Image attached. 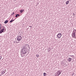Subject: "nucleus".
Wrapping results in <instances>:
<instances>
[{"mask_svg":"<svg viewBox=\"0 0 76 76\" xmlns=\"http://www.w3.org/2000/svg\"><path fill=\"white\" fill-rule=\"evenodd\" d=\"M25 10L23 9L21 10L20 11V13H22L23 12H24Z\"/></svg>","mask_w":76,"mask_h":76,"instance_id":"obj_9","label":"nucleus"},{"mask_svg":"<svg viewBox=\"0 0 76 76\" xmlns=\"http://www.w3.org/2000/svg\"><path fill=\"white\" fill-rule=\"evenodd\" d=\"M26 47H25V46H24V47L23 48L22 50H26V48H25Z\"/></svg>","mask_w":76,"mask_h":76,"instance_id":"obj_12","label":"nucleus"},{"mask_svg":"<svg viewBox=\"0 0 76 76\" xmlns=\"http://www.w3.org/2000/svg\"><path fill=\"white\" fill-rule=\"evenodd\" d=\"M29 27H31V28H32V26H29Z\"/></svg>","mask_w":76,"mask_h":76,"instance_id":"obj_27","label":"nucleus"},{"mask_svg":"<svg viewBox=\"0 0 76 76\" xmlns=\"http://www.w3.org/2000/svg\"><path fill=\"white\" fill-rule=\"evenodd\" d=\"M22 37H21V35H20V36H18L17 40V41H20L22 39Z\"/></svg>","mask_w":76,"mask_h":76,"instance_id":"obj_2","label":"nucleus"},{"mask_svg":"<svg viewBox=\"0 0 76 76\" xmlns=\"http://www.w3.org/2000/svg\"><path fill=\"white\" fill-rule=\"evenodd\" d=\"M15 19H14V20H12V21H13H13H15Z\"/></svg>","mask_w":76,"mask_h":76,"instance_id":"obj_24","label":"nucleus"},{"mask_svg":"<svg viewBox=\"0 0 76 76\" xmlns=\"http://www.w3.org/2000/svg\"><path fill=\"white\" fill-rule=\"evenodd\" d=\"M72 36L73 38H76V33H72Z\"/></svg>","mask_w":76,"mask_h":76,"instance_id":"obj_4","label":"nucleus"},{"mask_svg":"<svg viewBox=\"0 0 76 76\" xmlns=\"http://www.w3.org/2000/svg\"><path fill=\"white\" fill-rule=\"evenodd\" d=\"M74 15H75V14H74Z\"/></svg>","mask_w":76,"mask_h":76,"instance_id":"obj_35","label":"nucleus"},{"mask_svg":"<svg viewBox=\"0 0 76 76\" xmlns=\"http://www.w3.org/2000/svg\"><path fill=\"white\" fill-rule=\"evenodd\" d=\"M27 52L26 51V50H22L21 53L22 54H21V57H23L24 56L22 55H24L25 54H26Z\"/></svg>","mask_w":76,"mask_h":76,"instance_id":"obj_1","label":"nucleus"},{"mask_svg":"<svg viewBox=\"0 0 76 76\" xmlns=\"http://www.w3.org/2000/svg\"><path fill=\"white\" fill-rule=\"evenodd\" d=\"M58 72H57V75H58L57 76H58Z\"/></svg>","mask_w":76,"mask_h":76,"instance_id":"obj_30","label":"nucleus"},{"mask_svg":"<svg viewBox=\"0 0 76 76\" xmlns=\"http://www.w3.org/2000/svg\"><path fill=\"white\" fill-rule=\"evenodd\" d=\"M8 22H9V20H5V21H4V23L6 24L7 23H8Z\"/></svg>","mask_w":76,"mask_h":76,"instance_id":"obj_10","label":"nucleus"},{"mask_svg":"<svg viewBox=\"0 0 76 76\" xmlns=\"http://www.w3.org/2000/svg\"><path fill=\"white\" fill-rule=\"evenodd\" d=\"M66 66H67V64H66Z\"/></svg>","mask_w":76,"mask_h":76,"instance_id":"obj_34","label":"nucleus"},{"mask_svg":"<svg viewBox=\"0 0 76 76\" xmlns=\"http://www.w3.org/2000/svg\"><path fill=\"white\" fill-rule=\"evenodd\" d=\"M69 3V1H68L66 2V4L67 5Z\"/></svg>","mask_w":76,"mask_h":76,"instance_id":"obj_11","label":"nucleus"},{"mask_svg":"<svg viewBox=\"0 0 76 76\" xmlns=\"http://www.w3.org/2000/svg\"><path fill=\"white\" fill-rule=\"evenodd\" d=\"M50 50H51V48H50V49L49 50V51H50Z\"/></svg>","mask_w":76,"mask_h":76,"instance_id":"obj_28","label":"nucleus"},{"mask_svg":"<svg viewBox=\"0 0 76 76\" xmlns=\"http://www.w3.org/2000/svg\"><path fill=\"white\" fill-rule=\"evenodd\" d=\"M12 22H13V19H12L11 20H10V23H12Z\"/></svg>","mask_w":76,"mask_h":76,"instance_id":"obj_16","label":"nucleus"},{"mask_svg":"<svg viewBox=\"0 0 76 76\" xmlns=\"http://www.w3.org/2000/svg\"><path fill=\"white\" fill-rule=\"evenodd\" d=\"M37 4H39L38 3H37Z\"/></svg>","mask_w":76,"mask_h":76,"instance_id":"obj_33","label":"nucleus"},{"mask_svg":"<svg viewBox=\"0 0 76 76\" xmlns=\"http://www.w3.org/2000/svg\"><path fill=\"white\" fill-rule=\"evenodd\" d=\"M5 72H6V70H5H5H4L3 71V73L4 74V73H5Z\"/></svg>","mask_w":76,"mask_h":76,"instance_id":"obj_17","label":"nucleus"},{"mask_svg":"<svg viewBox=\"0 0 76 76\" xmlns=\"http://www.w3.org/2000/svg\"><path fill=\"white\" fill-rule=\"evenodd\" d=\"M3 28H5V27H4V26H3Z\"/></svg>","mask_w":76,"mask_h":76,"instance_id":"obj_26","label":"nucleus"},{"mask_svg":"<svg viewBox=\"0 0 76 76\" xmlns=\"http://www.w3.org/2000/svg\"><path fill=\"white\" fill-rule=\"evenodd\" d=\"M47 75V74L46 73L44 72L43 73V76H46Z\"/></svg>","mask_w":76,"mask_h":76,"instance_id":"obj_14","label":"nucleus"},{"mask_svg":"<svg viewBox=\"0 0 76 76\" xmlns=\"http://www.w3.org/2000/svg\"><path fill=\"white\" fill-rule=\"evenodd\" d=\"M20 16V15L18 14H16V15L15 16V17H16V18H18V16Z\"/></svg>","mask_w":76,"mask_h":76,"instance_id":"obj_8","label":"nucleus"},{"mask_svg":"<svg viewBox=\"0 0 76 76\" xmlns=\"http://www.w3.org/2000/svg\"><path fill=\"white\" fill-rule=\"evenodd\" d=\"M6 31V28H3L0 30V34H2L3 32H4Z\"/></svg>","mask_w":76,"mask_h":76,"instance_id":"obj_3","label":"nucleus"},{"mask_svg":"<svg viewBox=\"0 0 76 76\" xmlns=\"http://www.w3.org/2000/svg\"><path fill=\"white\" fill-rule=\"evenodd\" d=\"M57 73H58V75L57 76H59V75H60L61 74V71L60 70H58L57 72Z\"/></svg>","mask_w":76,"mask_h":76,"instance_id":"obj_6","label":"nucleus"},{"mask_svg":"<svg viewBox=\"0 0 76 76\" xmlns=\"http://www.w3.org/2000/svg\"><path fill=\"white\" fill-rule=\"evenodd\" d=\"M36 57H39V54H37L36 55Z\"/></svg>","mask_w":76,"mask_h":76,"instance_id":"obj_18","label":"nucleus"},{"mask_svg":"<svg viewBox=\"0 0 76 76\" xmlns=\"http://www.w3.org/2000/svg\"><path fill=\"white\" fill-rule=\"evenodd\" d=\"M72 58H69L68 59V61L69 62H70L71 61H72Z\"/></svg>","mask_w":76,"mask_h":76,"instance_id":"obj_7","label":"nucleus"},{"mask_svg":"<svg viewBox=\"0 0 76 76\" xmlns=\"http://www.w3.org/2000/svg\"><path fill=\"white\" fill-rule=\"evenodd\" d=\"M76 31V30H75V31Z\"/></svg>","mask_w":76,"mask_h":76,"instance_id":"obj_39","label":"nucleus"},{"mask_svg":"<svg viewBox=\"0 0 76 76\" xmlns=\"http://www.w3.org/2000/svg\"><path fill=\"white\" fill-rule=\"evenodd\" d=\"M71 56V57H73H73H74V56H71V55H70V56Z\"/></svg>","mask_w":76,"mask_h":76,"instance_id":"obj_22","label":"nucleus"},{"mask_svg":"<svg viewBox=\"0 0 76 76\" xmlns=\"http://www.w3.org/2000/svg\"><path fill=\"white\" fill-rule=\"evenodd\" d=\"M73 75H74V73L72 74V76H73Z\"/></svg>","mask_w":76,"mask_h":76,"instance_id":"obj_23","label":"nucleus"},{"mask_svg":"<svg viewBox=\"0 0 76 76\" xmlns=\"http://www.w3.org/2000/svg\"><path fill=\"white\" fill-rule=\"evenodd\" d=\"M50 48H49V50H50Z\"/></svg>","mask_w":76,"mask_h":76,"instance_id":"obj_37","label":"nucleus"},{"mask_svg":"<svg viewBox=\"0 0 76 76\" xmlns=\"http://www.w3.org/2000/svg\"><path fill=\"white\" fill-rule=\"evenodd\" d=\"M14 14H15V12H12V13L11 14V15H14Z\"/></svg>","mask_w":76,"mask_h":76,"instance_id":"obj_19","label":"nucleus"},{"mask_svg":"<svg viewBox=\"0 0 76 76\" xmlns=\"http://www.w3.org/2000/svg\"><path fill=\"white\" fill-rule=\"evenodd\" d=\"M61 36H62V34H61V33H59V34H58L57 37L58 38H60Z\"/></svg>","mask_w":76,"mask_h":76,"instance_id":"obj_5","label":"nucleus"},{"mask_svg":"<svg viewBox=\"0 0 76 76\" xmlns=\"http://www.w3.org/2000/svg\"><path fill=\"white\" fill-rule=\"evenodd\" d=\"M21 51H22V50L21 51Z\"/></svg>","mask_w":76,"mask_h":76,"instance_id":"obj_38","label":"nucleus"},{"mask_svg":"<svg viewBox=\"0 0 76 76\" xmlns=\"http://www.w3.org/2000/svg\"><path fill=\"white\" fill-rule=\"evenodd\" d=\"M3 73V72H2V73Z\"/></svg>","mask_w":76,"mask_h":76,"instance_id":"obj_31","label":"nucleus"},{"mask_svg":"<svg viewBox=\"0 0 76 76\" xmlns=\"http://www.w3.org/2000/svg\"><path fill=\"white\" fill-rule=\"evenodd\" d=\"M76 29H74V30L72 32V33H76Z\"/></svg>","mask_w":76,"mask_h":76,"instance_id":"obj_13","label":"nucleus"},{"mask_svg":"<svg viewBox=\"0 0 76 76\" xmlns=\"http://www.w3.org/2000/svg\"><path fill=\"white\" fill-rule=\"evenodd\" d=\"M27 45H28V46H27L28 47V48H29V49H30V47H29V45H28V44H26V46H27Z\"/></svg>","mask_w":76,"mask_h":76,"instance_id":"obj_15","label":"nucleus"},{"mask_svg":"<svg viewBox=\"0 0 76 76\" xmlns=\"http://www.w3.org/2000/svg\"><path fill=\"white\" fill-rule=\"evenodd\" d=\"M1 27H0V30H1Z\"/></svg>","mask_w":76,"mask_h":76,"instance_id":"obj_25","label":"nucleus"},{"mask_svg":"<svg viewBox=\"0 0 76 76\" xmlns=\"http://www.w3.org/2000/svg\"><path fill=\"white\" fill-rule=\"evenodd\" d=\"M4 74L3 73H1V75H3Z\"/></svg>","mask_w":76,"mask_h":76,"instance_id":"obj_29","label":"nucleus"},{"mask_svg":"<svg viewBox=\"0 0 76 76\" xmlns=\"http://www.w3.org/2000/svg\"><path fill=\"white\" fill-rule=\"evenodd\" d=\"M1 56H0V60H1Z\"/></svg>","mask_w":76,"mask_h":76,"instance_id":"obj_21","label":"nucleus"},{"mask_svg":"<svg viewBox=\"0 0 76 76\" xmlns=\"http://www.w3.org/2000/svg\"><path fill=\"white\" fill-rule=\"evenodd\" d=\"M15 0V1H16V0Z\"/></svg>","mask_w":76,"mask_h":76,"instance_id":"obj_32","label":"nucleus"},{"mask_svg":"<svg viewBox=\"0 0 76 76\" xmlns=\"http://www.w3.org/2000/svg\"><path fill=\"white\" fill-rule=\"evenodd\" d=\"M76 32V31H75V33Z\"/></svg>","mask_w":76,"mask_h":76,"instance_id":"obj_36","label":"nucleus"},{"mask_svg":"<svg viewBox=\"0 0 76 76\" xmlns=\"http://www.w3.org/2000/svg\"><path fill=\"white\" fill-rule=\"evenodd\" d=\"M0 27H1V24H0Z\"/></svg>","mask_w":76,"mask_h":76,"instance_id":"obj_20","label":"nucleus"}]
</instances>
